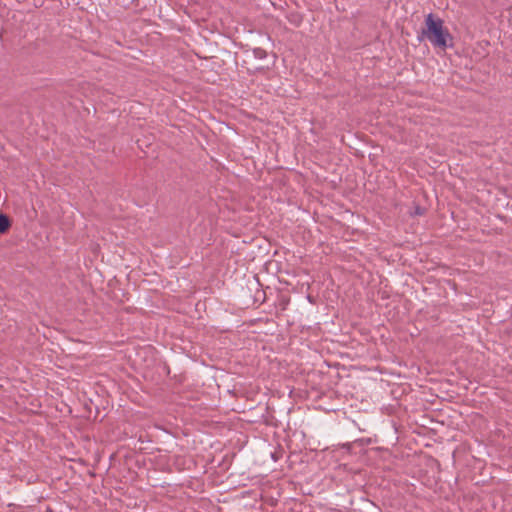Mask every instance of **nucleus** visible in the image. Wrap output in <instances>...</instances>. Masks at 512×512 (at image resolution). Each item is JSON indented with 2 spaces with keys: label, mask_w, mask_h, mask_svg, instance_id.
<instances>
[{
  "label": "nucleus",
  "mask_w": 512,
  "mask_h": 512,
  "mask_svg": "<svg viewBox=\"0 0 512 512\" xmlns=\"http://www.w3.org/2000/svg\"><path fill=\"white\" fill-rule=\"evenodd\" d=\"M418 39L420 41L427 39L434 47L445 49L448 40L451 39V35L448 29L444 27L443 20L429 13L425 17V28L418 36Z\"/></svg>",
  "instance_id": "1"
},
{
  "label": "nucleus",
  "mask_w": 512,
  "mask_h": 512,
  "mask_svg": "<svg viewBox=\"0 0 512 512\" xmlns=\"http://www.w3.org/2000/svg\"><path fill=\"white\" fill-rule=\"evenodd\" d=\"M10 225L11 223L8 216L0 213V233H5L9 229Z\"/></svg>",
  "instance_id": "2"
},
{
  "label": "nucleus",
  "mask_w": 512,
  "mask_h": 512,
  "mask_svg": "<svg viewBox=\"0 0 512 512\" xmlns=\"http://www.w3.org/2000/svg\"><path fill=\"white\" fill-rule=\"evenodd\" d=\"M424 211L425 210L423 208H421L420 206H416L413 214L414 215H423Z\"/></svg>",
  "instance_id": "3"
},
{
  "label": "nucleus",
  "mask_w": 512,
  "mask_h": 512,
  "mask_svg": "<svg viewBox=\"0 0 512 512\" xmlns=\"http://www.w3.org/2000/svg\"><path fill=\"white\" fill-rule=\"evenodd\" d=\"M257 55L260 57V58H263V55H262V51L259 50V52H257Z\"/></svg>",
  "instance_id": "4"
},
{
  "label": "nucleus",
  "mask_w": 512,
  "mask_h": 512,
  "mask_svg": "<svg viewBox=\"0 0 512 512\" xmlns=\"http://www.w3.org/2000/svg\"><path fill=\"white\" fill-rule=\"evenodd\" d=\"M257 55L260 57V58H263V55H262V51L259 50V52H257Z\"/></svg>",
  "instance_id": "5"
}]
</instances>
